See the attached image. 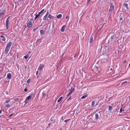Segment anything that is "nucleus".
<instances>
[{"mask_svg": "<svg viewBox=\"0 0 130 130\" xmlns=\"http://www.w3.org/2000/svg\"><path fill=\"white\" fill-rule=\"evenodd\" d=\"M123 6L127 8L128 7V4H125L123 5Z\"/></svg>", "mask_w": 130, "mask_h": 130, "instance_id": "29", "label": "nucleus"}, {"mask_svg": "<svg viewBox=\"0 0 130 130\" xmlns=\"http://www.w3.org/2000/svg\"><path fill=\"white\" fill-rule=\"evenodd\" d=\"M98 103H97V104H96V106H97V105H98Z\"/></svg>", "mask_w": 130, "mask_h": 130, "instance_id": "63", "label": "nucleus"}, {"mask_svg": "<svg viewBox=\"0 0 130 130\" xmlns=\"http://www.w3.org/2000/svg\"><path fill=\"white\" fill-rule=\"evenodd\" d=\"M31 81V79H29L27 81V82L28 84H29L30 83Z\"/></svg>", "mask_w": 130, "mask_h": 130, "instance_id": "35", "label": "nucleus"}, {"mask_svg": "<svg viewBox=\"0 0 130 130\" xmlns=\"http://www.w3.org/2000/svg\"><path fill=\"white\" fill-rule=\"evenodd\" d=\"M120 21L121 22H120L119 23V24L120 25H121L122 24V23L123 22V21H124L123 20V19L124 20V15L123 14V13H121L120 14Z\"/></svg>", "mask_w": 130, "mask_h": 130, "instance_id": "5", "label": "nucleus"}, {"mask_svg": "<svg viewBox=\"0 0 130 130\" xmlns=\"http://www.w3.org/2000/svg\"><path fill=\"white\" fill-rule=\"evenodd\" d=\"M6 105V106L7 107H10V105L9 104H7Z\"/></svg>", "mask_w": 130, "mask_h": 130, "instance_id": "49", "label": "nucleus"}, {"mask_svg": "<svg viewBox=\"0 0 130 130\" xmlns=\"http://www.w3.org/2000/svg\"><path fill=\"white\" fill-rule=\"evenodd\" d=\"M3 13H0V18L2 17L3 15Z\"/></svg>", "mask_w": 130, "mask_h": 130, "instance_id": "39", "label": "nucleus"}, {"mask_svg": "<svg viewBox=\"0 0 130 130\" xmlns=\"http://www.w3.org/2000/svg\"><path fill=\"white\" fill-rule=\"evenodd\" d=\"M70 120V119H69L68 120H65L64 121V122H68V121Z\"/></svg>", "mask_w": 130, "mask_h": 130, "instance_id": "40", "label": "nucleus"}, {"mask_svg": "<svg viewBox=\"0 0 130 130\" xmlns=\"http://www.w3.org/2000/svg\"><path fill=\"white\" fill-rule=\"evenodd\" d=\"M42 95L43 96H45V94L44 92H43L42 93Z\"/></svg>", "mask_w": 130, "mask_h": 130, "instance_id": "37", "label": "nucleus"}, {"mask_svg": "<svg viewBox=\"0 0 130 130\" xmlns=\"http://www.w3.org/2000/svg\"><path fill=\"white\" fill-rule=\"evenodd\" d=\"M95 102L94 101H93L92 102V107H93L94 106V104Z\"/></svg>", "mask_w": 130, "mask_h": 130, "instance_id": "25", "label": "nucleus"}, {"mask_svg": "<svg viewBox=\"0 0 130 130\" xmlns=\"http://www.w3.org/2000/svg\"><path fill=\"white\" fill-rule=\"evenodd\" d=\"M95 118L96 120L98 119L99 118H100V116H101L100 112H99L98 113L95 114Z\"/></svg>", "mask_w": 130, "mask_h": 130, "instance_id": "8", "label": "nucleus"}, {"mask_svg": "<svg viewBox=\"0 0 130 130\" xmlns=\"http://www.w3.org/2000/svg\"><path fill=\"white\" fill-rule=\"evenodd\" d=\"M69 18V16H67L66 17V19H67Z\"/></svg>", "mask_w": 130, "mask_h": 130, "instance_id": "50", "label": "nucleus"}, {"mask_svg": "<svg viewBox=\"0 0 130 130\" xmlns=\"http://www.w3.org/2000/svg\"><path fill=\"white\" fill-rule=\"evenodd\" d=\"M60 130H62V129L61 128L60 129Z\"/></svg>", "mask_w": 130, "mask_h": 130, "instance_id": "64", "label": "nucleus"}, {"mask_svg": "<svg viewBox=\"0 0 130 130\" xmlns=\"http://www.w3.org/2000/svg\"><path fill=\"white\" fill-rule=\"evenodd\" d=\"M19 100V99L18 98H17L15 99H14L13 100L14 101H18Z\"/></svg>", "mask_w": 130, "mask_h": 130, "instance_id": "41", "label": "nucleus"}, {"mask_svg": "<svg viewBox=\"0 0 130 130\" xmlns=\"http://www.w3.org/2000/svg\"><path fill=\"white\" fill-rule=\"evenodd\" d=\"M130 67V63L129 64V66H128V67Z\"/></svg>", "mask_w": 130, "mask_h": 130, "instance_id": "61", "label": "nucleus"}, {"mask_svg": "<svg viewBox=\"0 0 130 130\" xmlns=\"http://www.w3.org/2000/svg\"><path fill=\"white\" fill-rule=\"evenodd\" d=\"M108 109H109V111L111 112L112 110V107L111 106H109V107Z\"/></svg>", "mask_w": 130, "mask_h": 130, "instance_id": "23", "label": "nucleus"}, {"mask_svg": "<svg viewBox=\"0 0 130 130\" xmlns=\"http://www.w3.org/2000/svg\"><path fill=\"white\" fill-rule=\"evenodd\" d=\"M103 46H100V45H99L97 46L96 48V50H98V52L102 50Z\"/></svg>", "mask_w": 130, "mask_h": 130, "instance_id": "10", "label": "nucleus"}, {"mask_svg": "<svg viewBox=\"0 0 130 130\" xmlns=\"http://www.w3.org/2000/svg\"><path fill=\"white\" fill-rule=\"evenodd\" d=\"M24 91L25 92H26L27 91V87H26L24 90Z\"/></svg>", "mask_w": 130, "mask_h": 130, "instance_id": "44", "label": "nucleus"}, {"mask_svg": "<svg viewBox=\"0 0 130 130\" xmlns=\"http://www.w3.org/2000/svg\"><path fill=\"white\" fill-rule=\"evenodd\" d=\"M62 15L61 14H59L57 16V18L58 19H60L62 17Z\"/></svg>", "mask_w": 130, "mask_h": 130, "instance_id": "24", "label": "nucleus"}, {"mask_svg": "<svg viewBox=\"0 0 130 130\" xmlns=\"http://www.w3.org/2000/svg\"><path fill=\"white\" fill-rule=\"evenodd\" d=\"M71 94V92H69V93L67 95V96H68Z\"/></svg>", "mask_w": 130, "mask_h": 130, "instance_id": "46", "label": "nucleus"}, {"mask_svg": "<svg viewBox=\"0 0 130 130\" xmlns=\"http://www.w3.org/2000/svg\"><path fill=\"white\" fill-rule=\"evenodd\" d=\"M90 0H87V3H89L90 1Z\"/></svg>", "mask_w": 130, "mask_h": 130, "instance_id": "51", "label": "nucleus"}, {"mask_svg": "<svg viewBox=\"0 0 130 130\" xmlns=\"http://www.w3.org/2000/svg\"><path fill=\"white\" fill-rule=\"evenodd\" d=\"M40 32L41 34L42 35H44L45 34V31L43 30H41L40 31Z\"/></svg>", "mask_w": 130, "mask_h": 130, "instance_id": "21", "label": "nucleus"}, {"mask_svg": "<svg viewBox=\"0 0 130 130\" xmlns=\"http://www.w3.org/2000/svg\"><path fill=\"white\" fill-rule=\"evenodd\" d=\"M110 6L109 11L110 12H112L114 9V6L112 4L110 3Z\"/></svg>", "mask_w": 130, "mask_h": 130, "instance_id": "9", "label": "nucleus"}, {"mask_svg": "<svg viewBox=\"0 0 130 130\" xmlns=\"http://www.w3.org/2000/svg\"><path fill=\"white\" fill-rule=\"evenodd\" d=\"M87 96V95H85L83 96H82V97L81 98L82 99H83L85 98Z\"/></svg>", "mask_w": 130, "mask_h": 130, "instance_id": "31", "label": "nucleus"}, {"mask_svg": "<svg viewBox=\"0 0 130 130\" xmlns=\"http://www.w3.org/2000/svg\"><path fill=\"white\" fill-rule=\"evenodd\" d=\"M63 98L62 97H60L58 100V102H60L61 99Z\"/></svg>", "mask_w": 130, "mask_h": 130, "instance_id": "28", "label": "nucleus"}, {"mask_svg": "<svg viewBox=\"0 0 130 130\" xmlns=\"http://www.w3.org/2000/svg\"><path fill=\"white\" fill-rule=\"evenodd\" d=\"M1 37L2 38V40L3 41H5L6 40V39L5 38V37L1 35Z\"/></svg>", "mask_w": 130, "mask_h": 130, "instance_id": "20", "label": "nucleus"}, {"mask_svg": "<svg viewBox=\"0 0 130 130\" xmlns=\"http://www.w3.org/2000/svg\"><path fill=\"white\" fill-rule=\"evenodd\" d=\"M10 101V100H7L6 101V102L8 103Z\"/></svg>", "mask_w": 130, "mask_h": 130, "instance_id": "45", "label": "nucleus"}, {"mask_svg": "<svg viewBox=\"0 0 130 130\" xmlns=\"http://www.w3.org/2000/svg\"><path fill=\"white\" fill-rule=\"evenodd\" d=\"M34 95V93H32L30 95L28 96L26 98L25 101V102L27 100H29L32 97V95Z\"/></svg>", "mask_w": 130, "mask_h": 130, "instance_id": "12", "label": "nucleus"}, {"mask_svg": "<svg viewBox=\"0 0 130 130\" xmlns=\"http://www.w3.org/2000/svg\"><path fill=\"white\" fill-rule=\"evenodd\" d=\"M110 70L111 71V70H112V68H111L110 69Z\"/></svg>", "mask_w": 130, "mask_h": 130, "instance_id": "62", "label": "nucleus"}, {"mask_svg": "<svg viewBox=\"0 0 130 130\" xmlns=\"http://www.w3.org/2000/svg\"><path fill=\"white\" fill-rule=\"evenodd\" d=\"M29 56L28 55H27L24 56V57L26 59H27L28 58Z\"/></svg>", "mask_w": 130, "mask_h": 130, "instance_id": "33", "label": "nucleus"}, {"mask_svg": "<svg viewBox=\"0 0 130 130\" xmlns=\"http://www.w3.org/2000/svg\"><path fill=\"white\" fill-rule=\"evenodd\" d=\"M108 59V56L107 55L105 56L101 59V61L103 62H106Z\"/></svg>", "mask_w": 130, "mask_h": 130, "instance_id": "6", "label": "nucleus"}, {"mask_svg": "<svg viewBox=\"0 0 130 130\" xmlns=\"http://www.w3.org/2000/svg\"><path fill=\"white\" fill-rule=\"evenodd\" d=\"M127 81H125L122 84V85H123V84H125V83H127Z\"/></svg>", "mask_w": 130, "mask_h": 130, "instance_id": "48", "label": "nucleus"}, {"mask_svg": "<svg viewBox=\"0 0 130 130\" xmlns=\"http://www.w3.org/2000/svg\"><path fill=\"white\" fill-rule=\"evenodd\" d=\"M64 53H63V54H62V56H62V57H63V55H64Z\"/></svg>", "mask_w": 130, "mask_h": 130, "instance_id": "54", "label": "nucleus"}, {"mask_svg": "<svg viewBox=\"0 0 130 130\" xmlns=\"http://www.w3.org/2000/svg\"><path fill=\"white\" fill-rule=\"evenodd\" d=\"M37 18H36V17H35V20H36Z\"/></svg>", "mask_w": 130, "mask_h": 130, "instance_id": "58", "label": "nucleus"}, {"mask_svg": "<svg viewBox=\"0 0 130 130\" xmlns=\"http://www.w3.org/2000/svg\"><path fill=\"white\" fill-rule=\"evenodd\" d=\"M110 35L111 40L115 42L117 39V38L116 37V35L113 33L111 34Z\"/></svg>", "mask_w": 130, "mask_h": 130, "instance_id": "3", "label": "nucleus"}, {"mask_svg": "<svg viewBox=\"0 0 130 130\" xmlns=\"http://www.w3.org/2000/svg\"><path fill=\"white\" fill-rule=\"evenodd\" d=\"M61 119L63 120L64 119V117H61Z\"/></svg>", "mask_w": 130, "mask_h": 130, "instance_id": "52", "label": "nucleus"}, {"mask_svg": "<svg viewBox=\"0 0 130 130\" xmlns=\"http://www.w3.org/2000/svg\"><path fill=\"white\" fill-rule=\"evenodd\" d=\"M83 36H85L87 34V32L86 31V30L85 28H84V29H83Z\"/></svg>", "mask_w": 130, "mask_h": 130, "instance_id": "13", "label": "nucleus"}, {"mask_svg": "<svg viewBox=\"0 0 130 130\" xmlns=\"http://www.w3.org/2000/svg\"><path fill=\"white\" fill-rule=\"evenodd\" d=\"M2 110L0 109V114H1L2 113Z\"/></svg>", "mask_w": 130, "mask_h": 130, "instance_id": "55", "label": "nucleus"}, {"mask_svg": "<svg viewBox=\"0 0 130 130\" xmlns=\"http://www.w3.org/2000/svg\"><path fill=\"white\" fill-rule=\"evenodd\" d=\"M12 43L11 42H9L7 45L5 50V54H7L8 53L12 45Z\"/></svg>", "mask_w": 130, "mask_h": 130, "instance_id": "1", "label": "nucleus"}, {"mask_svg": "<svg viewBox=\"0 0 130 130\" xmlns=\"http://www.w3.org/2000/svg\"><path fill=\"white\" fill-rule=\"evenodd\" d=\"M99 68V67L97 66H96L95 65L94 67V69L95 70L97 71L98 70V69Z\"/></svg>", "mask_w": 130, "mask_h": 130, "instance_id": "26", "label": "nucleus"}, {"mask_svg": "<svg viewBox=\"0 0 130 130\" xmlns=\"http://www.w3.org/2000/svg\"><path fill=\"white\" fill-rule=\"evenodd\" d=\"M5 10H3L2 11V12H1V13H3V14L4 15V14L5 13Z\"/></svg>", "mask_w": 130, "mask_h": 130, "instance_id": "43", "label": "nucleus"}, {"mask_svg": "<svg viewBox=\"0 0 130 130\" xmlns=\"http://www.w3.org/2000/svg\"><path fill=\"white\" fill-rule=\"evenodd\" d=\"M106 0H100L99 3L100 5L101 6H103L106 5Z\"/></svg>", "mask_w": 130, "mask_h": 130, "instance_id": "4", "label": "nucleus"}, {"mask_svg": "<svg viewBox=\"0 0 130 130\" xmlns=\"http://www.w3.org/2000/svg\"><path fill=\"white\" fill-rule=\"evenodd\" d=\"M124 111L123 109V110L122 109V108H120V113H122V112L123 111V113H124Z\"/></svg>", "mask_w": 130, "mask_h": 130, "instance_id": "27", "label": "nucleus"}, {"mask_svg": "<svg viewBox=\"0 0 130 130\" xmlns=\"http://www.w3.org/2000/svg\"><path fill=\"white\" fill-rule=\"evenodd\" d=\"M51 121H53V119H51Z\"/></svg>", "mask_w": 130, "mask_h": 130, "instance_id": "59", "label": "nucleus"}, {"mask_svg": "<svg viewBox=\"0 0 130 130\" xmlns=\"http://www.w3.org/2000/svg\"><path fill=\"white\" fill-rule=\"evenodd\" d=\"M126 62V60H125V61H124V63H125V62Z\"/></svg>", "mask_w": 130, "mask_h": 130, "instance_id": "60", "label": "nucleus"}, {"mask_svg": "<svg viewBox=\"0 0 130 130\" xmlns=\"http://www.w3.org/2000/svg\"><path fill=\"white\" fill-rule=\"evenodd\" d=\"M72 99V96H70V97L67 99V100L68 101Z\"/></svg>", "mask_w": 130, "mask_h": 130, "instance_id": "36", "label": "nucleus"}, {"mask_svg": "<svg viewBox=\"0 0 130 130\" xmlns=\"http://www.w3.org/2000/svg\"><path fill=\"white\" fill-rule=\"evenodd\" d=\"M14 115V113H12V114L10 115L9 116V117H11L13 115Z\"/></svg>", "mask_w": 130, "mask_h": 130, "instance_id": "47", "label": "nucleus"}, {"mask_svg": "<svg viewBox=\"0 0 130 130\" xmlns=\"http://www.w3.org/2000/svg\"><path fill=\"white\" fill-rule=\"evenodd\" d=\"M44 66V65L42 64H40L39 66V67L38 68V70H42V69Z\"/></svg>", "mask_w": 130, "mask_h": 130, "instance_id": "15", "label": "nucleus"}, {"mask_svg": "<svg viewBox=\"0 0 130 130\" xmlns=\"http://www.w3.org/2000/svg\"><path fill=\"white\" fill-rule=\"evenodd\" d=\"M75 55H72L71 56V58L72 59H73L75 57Z\"/></svg>", "mask_w": 130, "mask_h": 130, "instance_id": "32", "label": "nucleus"}, {"mask_svg": "<svg viewBox=\"0 0 130 130\" xmlns=\"http://www.w3.org/2000/svg\"><path fill=\"white\" fill-rule=\"evenodd\" d=\"M44 9H43V10H41V11L40 12H39V13H38V14H39L40 15V14L42 13L44 11Z\"/></svg>", "mask_w": 130, "mask_h": 130, "instance_id": "30", "label": "nucleus"}, {"mask_svg": "<svg viewBox=\"0 0 130 130\" xmlns=\"http://www.w3.org/2000/svg\"><path fill=\"white\" fill-rule=\"evenodd\" d=\"M48 17L50 19H52L54 17L52 16L50 13H49Z\"/></svg>", "mask_w": 130, "mask_h": 130, "instance_id": "22", "label": "nucleus"}, {"mask_svg": "<svg viewBox=\"0 0 130 130\" xmlns=\"http://www.w3.org/2000/svg\"><path fill=\"white\" fill-rule=\"evenodd\" d=\"M93 37L92 35L90 37V39L89 40V42L90 43H92L93 42Z\"/></svg>", "mask_w": 130, "mask_h": 130, "instance_id": "19", "label": "nucleus"}, {"mask_svg": "<svg viewBox=\"0 0 130 130\" xmlns=\"http://www.w3.org/2000/svg\"><path fill=\"white\" fill-rule=\"evenodd\" d=\"M11 74L10 73H8L7 74V77L9 79H10L11 78Z\"/></svg>", "mask_w": 130, "mask_h": 130, "instance_id": "18", "label": "nucleus"}, {"mask_svg": "<svg viewBox=\"0 0 130 130\" xmlns=\"http://www.w3.org/2000/svg\"><path fill=\"white\" fill-rule=\"evenodd\" d=\"M106 24L105 23H104V24L103 25H102V26L101 28H103V27H105V26H106Z\"/></svg>", "mask_w": 130, "mask_h": 130, "instance_id": "38", "label": "nucleus"}, {"mask_svg": "<svg viewBox=\"0 0 130 130\" xmlns=\"http://www.w3.org/2000/svg\"><path fill=\"white\" fill-rule=\"evenodd\" d=\"M74 88L73 86L71 87V89L69 92H71V93L72 94V93L74 91Z\"/></svg>", "mask_w": 130, "mask_h": 130, "instance_id": "16", "label": "nucleus"}, {"mask_svg": "<svg viewBox=\"0 0 130 130\" xmlns=\"http://www.w3.org/2000/svg\"><path fill=\"white\" fill-rule=\"evenodd\" d=\"M66 26V25H64L62 27L60 30L61 32H63L64 31Z\"/></svg>", "mask_w": 130, "mask_h": 130, "instance_id": "17", "label": "nucleus"}, {"mask_svg": "<svg viewBox=\"0 0 130 130\" xmlns=\"http://www.w3.org/2000/svg\"><path fill=\"white\" fill-rule=\"evenodd\" d=\"M40 15L39 14H38L36 15V17L37 18L39 17Z\"/></svg>", "mask_w": 130, "mask_h": 130, "instance_id": "42", "label": "nucleus"}, {"mask_svg": "<svg viewBox=\"0 0 130 130\" xmlns=\"http://www.w3.org/2000/svg\"><path fill=\"white\" fill-rule=\"evenodd\" d=\"M32 21L33 19H32L29 20V22L27 24V25L28 27H30L32 26L33 25L32 23Z\"/></svg>", "mask_w": 130, "mask_h": 130, "instance_id": "7", "label": "nucleus"}, {"mask_svg": "<svg viewBox=\"0 0 130 130\" xmlns=\"http://www.w3.org/2000/svg\"><path fill=\"white\" fill-rule=\"evenodd\" d=\"M102 50L104 53H108V51L109 50L108 46L103 45V46Z\"/></svg>", "mask_w": 130, "mask_h": 130, "instance_id": "2", "label": "nucleus"}, {"mask_svg": "<svg viewBox=\"0 0 130 130\" xmlns=\"http://www.w3.org/2000/svg\"><path fill=\"white\" fill-rule=\"evenodd\" d=\"M42 25L41 24V25H40V26H39L38 27H37V28H35L33 30V31H34V32H35V31L37 29H38V28L39 27L41 26Z\"/></svg>", "mask_w": 130, "mask_h": 130, "instance_id": "34", "label": "nucleus"}, {"mask_svg": "<svg viewBox=\"0 0 130 130\" xmlns=\"http://www.w3.org/2000/svg\"><path fill=\"white\" fill-rule=\"evenodd\" d=\"M51 124V123H49L48 124V126H50Z\"/></svg>", "mask_w": 130, "mask_h": 130, "instance_id": "53", "label": "nucleus"}, {"mask_svg": "<svg viewBox=\"0 0 130 130\" xmlns=\"http://www.w3.org/2000/svg\"><path fill=\"white\" fill-rule=\"evenodd\" d=\"M38 74V71H37L36 73V74L37 75Z\"/></svg>", "mask_w": 130, "mask_h": 130, "instance_id": "56", "label": "nucleus"}, {"mask_svg": "<svg viewBox=\"0 0 130 130\" xmlns=\"http://www.w3.org/2000/svg\"><path fill=\"white\" fill-rule=\"evenodd\" d=\"M48 10L47 11V12L45 16L43 18V19L44 20H46L47 18V16L48 14Z\"/></svg>", "mask_w": 130, "mask_h": 130, "instance_id": "14", "label": "nucleus"}, {"mask_svg": "<svg viewBox=\"0 0 130 130\" xmlns=\"http://www.w3.org/2000/svg\"><path fill=\"white\" fill-rule=\"evenodd\" d=\"M10 17H8L6 19V29H7L8 28V23L9 22V18H10Z\"/></svg>", "mask_w": 130, "mask_h": 130, "instance_id": "11", "label": "nucleus"}, {"mask_svg": "<svg viewBox=\"0 0 130 130\" xmlns=\"http://www.w3.org/2000/svg\"><path fill=\"white\" fill-rule=\"evenodd\" d=\"M23 0H19V1L20 2H22L23 1Z\"/></svg>", "mask_w": 130, "mask_h": 130, "instance_id": "57", "label": "nucleus"}]
</instances>
